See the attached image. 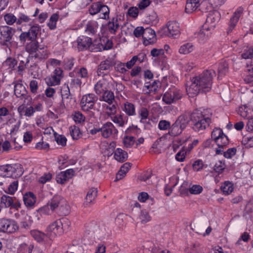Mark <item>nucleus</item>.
<instances>
[{"mask_svg":"<svg viewBox=\"0 0 253 253\" xmlns=\"http://www.w3.org/2000/svg\"><path fill=\"white\" fill-rule=\"evenodd\" d=\"M215 76L213 70H207L191 79V84L186 89L190 97L197 95L200 92H209L212 86V79Z\"/></svg>","mask_w":253,"mask_h":253,"instance_id":"nucleus-1","label":"nucleus"},{"mask_svg":"<svg viewBox=\"0 0 253 253\" xmlns=\"http://www.w3.org/2000/svg\"><path fill=\"white\" fill-rule=\"evenodd\" d=\"M71 226L70 221L67 218L57 219L50 223L46 227L45 232L50 238H55L68 231Z\"/></svg>","mask_w":253,"mask_h":253,"instance_id":"nucleus-2","label":"nucleus"},{"mask_svg":"<svg viewBox=\"0 0 253 253\" xmlns=\"http://www.w3.org/2000/svg\"><path fill=\"white\" fill-rule=\"evenodd\" d=\"M191 121L193 129L197 132L205 130L211 123V119L204 115L200 110H195L192 113Z\"/></svg>","mask_w":253,"mask_h":253,"instance_id":"nucleus-3","label":"nucleus"},{"mask_svg":"<svg viewBox=\"0 0 253 253\" xmlns=\"http://www.w3.org/2000/svg\"><path fill=\"white\" fill-rule=\"evenodd\" d=\"M211 137L218 146V148L215 149L216 154L217 155L221 154L224 147L228 144L229 141L227 136L223 133L221 128L216 127L212 131Z\"/></svg>","mask_w":253,"mask_h":253,"instance_id":"nucleus-4","label":"nucleus"},{"mask_svg":"<svg viewBox=\"0 0 253 253\" xmlns=\"http://www.w3.org/2000/svg\"><path fill=\"white\" fill-rule=\"evenodd\" d=\"M145 55L143 54H140L137 56H134L132 58L126 63H123L120 61L115 62V70L123 74L128 73V70L131 69L135 64L137 61H139L141 63L143 61Z\"/></svg>","mask_w":253,"mask_h":253,"instance_id":"nucleus-5","label":"nucleus"},{"mask_svg":"<svg viewBox=\"0 0 253 253\" xmlns=\"http://www.w3.org/2000/svg\"><path fill=\"white\" fill-rule=\"evenodd\" d=\"M18 230V224L14 219L5 217L0 218V233L12 234Z\"/></svg>","mask_w":253,"mask_h":253,"instance_id":"nucleus-6","label":"nucleus"},{"mask_svg":"<svg viewBox=\"0 0 253 253\" xmlns=\"http://www.w3.org/2000/svg\"><path fill=\"white\" fill-rule=\"evenodd\" d=\"M1 174L7 177H17L20 176L22 173V168L20 164L7 165L0 166Z\"/></svg>","mask_w":253,"mask_h":253,"instance_id":"nucleus-7","label":"nucleus"},{"mask_svg":"<svg viewBox=\"0 0 253 253\" xmlns=\"http://www.w3.org/2000/svg\"><path fill=\"white\" fill-rule=\"evenodd\" d=\"M40 30L41 27L39 25H32L28 31L23 32L20 34L19 37L20 42L22 43H25L36 40Z\"/></svg>","mask_w":253,"mask_h":253,"instance_id":"nucleus-8","label":"nucleus"},{"mask_svg":"<svg viewBox=\"0 0 253 253\" xmlns=\"http://www.w3.org/2000/svg\"><path fill=\"white\" fill-rule=\"evenodd\" d=\"M182 96L181 91L176 87L173 86L169 88L165 92L163 97V100L167 104H170L181 99Z\"/></svg>","mask_w":253,"mask_h":253,"instance_id":"nucleus-9","label":"nucleus"},{"mask_svg":"<svg viewBox=\"0 0 253 253\" xmlns=\"http://www.w3.org/2000/svg\"><path fill=\"white\" fill-rule=\"evenodd\" d=\"M252 109L247 105L240 107L238 110V114L244 119L248 120L246 129L247 131L252 132L253 130V120L252 114Z\"/></svg>","mask_w":253,"mask_h":253,"instance_id":"nucleus-10","label":"nucleus"},{"mask_svg":"<svg viewBox=\"0 0 253 253\" xmlns=\"http://www.w3.org/2000/svg\"><path fill=\"white\" fill-rule=\"evenodd\" d=\"M63 77V70L60 68L56 67L52 73L45 78V83L49 86L58 85L60 84Z\"/></svg>","mask_w":253,"mask_h":253,"instance_id":"nucleus-11","label":"nucleus"},{"mask_svg":"<svg viewBox=\"0 0 253 253\" xmlns=\"http://www.w3.org/2000/svg\"><path fill=\"white\" fill-rule=\"evenodd\" d=\"M16 122V119L11 111L6 107H0V123L10 126Z\"/></svg>","mask_w":253,"mask_h":253,"instance_id":"nucleus-12","label":"nucleus"},{"mask_svg":"<svg viewBox=\"0 0 253 253\" xmlns=\"http://www.w3.org/2000/svg\"><path fill=\"white\" fill-rule=\"evenodd\" d=\"M118 133V129L111 122H106L101 127V135L104 138H115Z\"/></svg>","mask_w":253,"mask_h":253,"instance_id":"nucleus-13","label":"nucleus"},{"mask_svg":"<svg viewBox=\"0 0 253 253\" xmlns=\"http://www.w3.org/2000/svg\"><path fill=\"white\" fill-rule=\"evenodd\" d=\"M97 100V97L93 93L84 95L80 102V106L84 111H88L91 109Z\"/></svg>","mask_w":253,"mask_h":253,"instance_id":"nucleus-14","label":"nucleus"},{"mask_svg":"<svg viewBox=\"0 0 253 253\" xmlns=\"http://www.w3.org/2000/svg\"><path fill=\"white\" fill-rule=\"evenodd\" d=\"M15 197L3 194L0 198V205L2 206V209H15L17 210L20 208L21 204L19 202H15Z\"/></svg>","mask_w":253,"mask_h":253,"instance_id":"nucleus-15","label":"nucleus"},{"mask_svg":"<svg viewBox=\"0 0 253 253\" xmlns=\"http://www.w3.org/2000/svg\"><path fill=\"white\" fill-rule=\"evenodd\" d=\"M164 30L167 36L176 38L180 34L179 24L175 21H169L164 28Z\"/></svg>","mask_w":253,"mask_h":253,"instance_id":"nucleus-16","label":"nucleus"},{"mask_svg":"<svg viewBox=\"0 0 253 253\" xmlns=\"http://www.w3.org/2000/svg\"><path fill=\"white\" fill-rule=\"evenodd\" d=\"M220 19V13L216 10L210 11L207 16V19L204 25L208 26L211 30L214 29Z\"/></svg>","mask_w":253,"mask_h":253,"instance_id":"nucleus-17","label":"nucleus"},{"mask_svg":"<svg viewBox=\"0 0 253 253\" xmlns=\"http://www.w3.org/2000/svg\"><path fill=\"white\" fill-rule=\"evenodd\" d=\"M110 78V77L109 75H105L103 79L99 80L94 85V89L97 94L100 95L109 88V79Z\"/></svg>","mask_w":253,"mask_h":253,"instance_id":"nucleus-18","label":"nucleus"},{"mask_svg":"<svg viewBox=\"0 0 253 253\" xmlns=\"http://www.w3.org/2000/svg\"><path fill=\"white\" fill-rule=\"evenodd\" d=\"M14 32L15 29L11 27L4 26L0 27V43L10 42Z\"/></svg>","mask_w":253,"mask_h":253,"instance_id":"nucleus-19","label":"nucleus"},{"mask_svg":"<svg viewBox=\"0 0 253 253\" xmlns=\"http://www.w3.org/2000/svg\"><path fill=\"white\" fill-rule=\"evenodd\" d=\"M213 30L206 25H203L202 28L196 34V38L199 43H205L210 38Z\"/></svg>","mask_w":253,"mask_h":253,"instance_id":"nucleus-20","label":"nucleus"},{"mask_svg":"<svg viewBox=\"0 0 253 253\" xmlns=\"http://www.w3.org/2000/svg\"><path fill=\"white\" fill-rule=\"evenodd\" d=\"M91 230L97 238L101 240L109 237L110 234L109 229L103 224L93 225Z\"/></svg>","mask_w":253,"mask_h":253,"instance_id":"nucleus-21","label":"nucleus"},{"mask_svg":"<svg viewBox=\"0 0 253 253\" xmlns=\"http://www.w3.org/2000/svg\"><path fill=\"white\" fill-rule=\"evenodd\" d=\"M77 42L79 50H85L88 49L90 50H93V44L91 38L84 36H80L78 38Z\"/></svg>","mask_w":253,"mask_h":253,"instance_id":"nucleus-22","label":"nucleus"},{"mask_svg":"<svg viewBox=\"0 0 253 253\" xmlns=\"http://www.w3.org/2000/svg\"><path fill=\"white\" fill-rule=\"evenodd\" d=\"M115 61L114 58L108 57L104 61H102L99 65L97 74L98 76H102L103 74V71H110L113 66L115 65Z\"/></svg>","mask_w":253,"mask_h":253,"instance_id":"nucleus-23","label":"nucleus"},{"mask_svg":"<svg viewBox=\"0 0 253 253\" xmlns=\"http://www.w3.org/2000/svg\"><path fill=\"white\" fill-rule=\"evenodd\" d=\"M49 204L51 210H55L57 208L65 207L67 205L66 200L59 195H55L51 199Z\"/></svg>","mask_w":253,"mask_h":253,"instance_id":"nucleus-24","label":"nucleus"},{"mask_svg":"<svg viewBox=\"0 0 253 253\" xmlns=\"http://www.w3.org/2000/svg\"><path fill=\"white\" fill-rule=\"evenodd\" d=\"M143 43L145 45L153 44L156 41L155 31L151 28H146L143 33Z\"/></svg>","mask_w":253,"mask_h":253,"instance_id":"nucleus-25","label":"nucleus"},{"mask_svg":"<svg viewBox=\"0 0 253 253\" xmlns=\"http://www.w3.org/2000/svg\"><path fill=\"white\" fill-rule=\"evenodd\" d=\"M74 174L73 169H68L59 173L56 178L57 183L63 184L71 179Z\"/></svg>","mask_w":253,"mask_h":253,"instance_id":"nucleus-26","label":"nucleus"},{"mask_svg":"<svg viewBox=\"0 0 253 253\" xmlns=\"http://www.w3.org/2000/svg\"><path fill=\"white\" fill-rule=\"evenodd\" d=\"M97 195V190L95 188H91L88 191L84 203V207H88L95 203Z\"/></svg>","mask_w":253,"mask_h":253,"instance_id":"nucleus-27","label":"nucleus"},{"mask_svg":"<svg viewBox=\"0 0 253 253\" xmlns=\"http://www.w3.org/2000/svg\"><path fill=\"white\" fill-rule=\"evenodd\" d=\"M33 57L40 60H44L48 58L49 52L47 47L44 45L40 46L33 53Z\"/></svg>","mask_w":253,"mask_h":253,"instance_id":"nucleus-28","label":"nucleus"},{"mask_svg":"<svg viewBox=\"0 0 253 253\" xmlns=\"http://www.w3.org/2000/svg\"><path fill=\"white\" fill-rule=\"evenodd\" d=\"M98 22L94 20L88 21L85 28V33L89 36H95L97 35L98 29Z\"/></svg>","mask_w":253,"mask_h":253,"instance_id":"nucleus-29","label":"nucleus"},{"mask_svg":"<svg viewBox=\"0 0 253 253\" xmlns=\"http://www.w3.org/2000/svg\"><path fill=\"white\" fill-rule=\"evenodd\" d=\"M243 8L242 7H238L233 13V16L230 19L229 31H231L236 26L238 23L239 18L243 14Z\"/></svg>","mask_w":253,"mask_h":253,"instance_id":"nucleus-30","label":"nucleus"},{"mask_svg":"<svg viewBox=\"0 0 253 253\" xmlns=\"http://www.w3.org/2000/svg\"><path fill=\"white\" fill-rule=\"evenodd\" d=\"M111 120L119 127H124L127 123L128 118L123 114H116L112 116Z\"/></svg>","mask_w":253,"mask_h":253,"instance_id":"nucleus-31","label":"nucleus"},{"mask_svg":"<svg viewBox=\"0 0 253 253\" xmlns=\"http://www.w3.org/2000/svg\"><path fill=\"white\" fill-rule=\"evenodd\" d=\"M19 82L14 85V94L18 98H24L27 95V91L24 85Z\"/></svg>","mask_w":253,"mask_h":253,"instance_id":"nucleus-32","label":"nucleus"},{"mask_svg":"<svg viewBox=\"0 0 253 253\" xmlns=\"http://www.w3.org/2000/svg\"><path fill=\"white\" fill-rule=\"evenodd\" d=\"M121 19L118 17H113L108 23V30L110 33L115 34L120 28Z\"/></svg>","mask_w":253,"mask_h":253,"instance_id":"nucleus-33","label":"nucleus"},{"mask_svg":"<svg viewBox=\"0 0 253 253\" xmlns=\"http://www.w3.org/2000/svg\"><path fill=\"white\" fill-rule=\"evenodd\" d=\"M23 201L27 207L33 208L36 204V197L31 192L27 193L23 196Z\"/></svg>","mask_w":253,"mask_h":253,"instance_id":"nucleus-34","label":"nucleus"},{"mask_svg":"<svg viewBox=\"0 0 253 253\" xmlns=\"http://www.w3.org/2000/svg\"><path fill=\"white\" fill-rule=\"evenodd\" d=\"M200 5V0H187L185 11L187 13H192L195 11Z\"/></svg>","mask_w":253,"mask_h":253,"instance_id":"nucleus-35","label":"nucleus"},{"mask_svg":"<svg viewBox=\"0 0 253 253\" xmlns=\"http://www.w3.org/2000/svg\"><path fill=\"white\" fill-rule=\"evenodd\" d=\"M122 110L129 116H134L136 115L135 107L133 104L126 101L121 106Z\"/></svg>","mask_w":253,"mask_h":253,"instance_id":"nucleus-36","label":"nucleus"},{"mask_svg":"<svg viewBox=\"0 0 253 253\" xmlns=\"http://www.w3.org/2000/svg\"><path fill=\"white\" fill-rule=\"evenodd\" d=\"M114 158L117 161L123 163L127 159L128 155L125 151L118 148L114 151Z\"/></svg>","mask_w":253,"mask_h":253,"instance_id":"nucleus-37","label":"nucleus"},{"mask_svg":"<svg viewBox=\"0 0 253 253\" xmlns=\"http://www.w3.org/2000/svg\"><path fill=\"white\" fill-rule=\"evenodd\" d=\"M131 168L129 163H126L121 167L120 169L116 174L115 181H118L123 178Z\"/></svg>","mask_w":253,"mask_h":253,"instance_id":"nucleus-38","label":"nucleus"},{"mask_svg":"<svg viewBox=\"0 0 253 253\" xmlns=\"http://www.w3.org/2000/svg\"><path fill=\"white\" fill-rule=\"evenodd\" d=\"M18 112L20 115H24L26 117H31L34 115L35 112L33 106L25 107L24 106H20L18 108Z\"/></svg>","mask_w":253,"mask_h":253,"instance_id":"nucleus-39","label":"nucleus"},{"mask_svg":"<svg viewBox=\"0 0 253 253\" xmlns=\"http://www.w3.org/2000/svg\"><path fill=\"white\" fill-rule=\"evenodd\" d=\"M194 46L191 42H187L182 44L178 49V52L181 54H188L193 52Z\"/></svg>","mask_w":253,"mask_h":253,"instance_id":"nucleus-40","label":"nucleus"},{"mask_svg":"<svg viewBox=\"0 0 253 253\" xmlns=\"http://www.w3.org/2000/svg\"><path fill=\"white\" fill-rule=\"evenodd\" d=\"M233 184L229 181H225L221 186V190L225 195L230 194L233 191Z\"/></svg>","mask_w":253,"mask_h":253,"instance_id":"nucleus-41","label":"nucleus"},{"mask_svg":"<svg viewBox=\"0 0 253 253\" xmlns=\"http://www.w3.org/2000/svg\"><path fill=\"white\" fill-rule=\"evenodd\" d=\"M25 49L28 52L33 54L36 50L40 46L37 39L33 41H30L25 43Z\"/></svg>","mask_w":253,"mask_h":253,"instance_id":"nucleus-42","label":"nucleus"},{"mask_svg":"<svg viewBox=\"0 0 253 253\" xmlns=\"http://www.w3.org/2000/svg\"><path fill=\"white\" fill-rule=\"evenodd\" d=\"M31 235L38 242H42L48 236L46 233L42 232L38 230H33L30 232Z\"/></svg>","mask_w":253,"mask_h":253,"instance_id":"nucleus-43","label":"nucleus"},{"mask_svg":"<svg viewBox=\"0 0 253 253\" xmlns=\"http://www.w3.org/2000/svg\"><path fill=\"white\" fill-rule=\"evenodd\" d=\"M103 108L106 114L111 119L112 116H114L117 113V107L115 104H109L103 105Z\"/></svg>","mask_w":253,"mask_h":253,"instance_id":"nucleus-44","label":"nucleus"},{"mask_svg":"<svg viewBox=\"0 0 253 253\" xmlns=\"http://www.w3.org/2000/svg\"><path fill=\"white\" fill-rule=\"evenodd\" d=\"M70 135L74 140H78L82 136V132L79 127L76 126H71L69 128Z\"/></svg>","mask_w":253,"mask_h":253,"instance_id":"nucleus-45","label":"nucleus"},{"mask_svg":"<svg viewBox=\"0 0 253 253\" xmlns=\"http://www.w3.org/2000/svg\"><path fill=\"white\" fill-rule=\"evenodd\" d=\"M114 99L115 96L114 93L108 89L103 93L102 97L100 98V100L105 101L108 104H112Z\"/></svg>","mask_w":253,"mask_h":253,"instance_id":"nucleus-46","label":"nucleus"},{"mask_svg":"<svg viewBox=\"0 0 253 253\" xmlns=\"http://www.w3.org/2000/svg\"><path fill=\"white\" fill-rule=\"evenodd\" d=\"M18 187V181L17 180L13 181L11 183L7 188H3V191L6 194L9 195H14L15 192L17 190Z\"/></svg>","mask_w":253,"mask_h":253,"instance_id":"nucleus-47","label":"nucleus"},{"mask_svg":"<svg viewBox=\"0 0 253 253\" xmlns=\"http://www.w3.org/2000/svg\"><path fill=\"white\" fill-rule=\"evenodd\" d=\"M242 144L246 148H251L253 146V135L252 134L245 135L242 141Z\"/></svg>","mask_w":253,"mask_h":253,"instance_id":"nucleus-48","label":"nucleus"},{"mask_svg":"<svg viewBox=\"0 0 253 253\" xmlns=\"http://www.w3.org/2000/svg\"><path fill=\"white\" fill-rule=\"evenodd\" d=\"M99 13H100V18L107 20L109 17L110 9L106 5L103 4L102 3L100 6Z\"/></svg>","mask_w":253,"mask_h":253,"instance_id":"nucleus-49","label":"nucleus"},{"mask_svg":"<svg viewBox=\"0 0 253 253\" xmlns=\"http://www.w3.org/2000/svg\"><path fill=\"white\" fill-rule=\"evenodd\" d=\"M23 23H31V19L23 13H19L17 17V25H20Z\"/></svg>","mask_w":253,"mask_h":253,"instance_id":"nucleus-50","label":"nucleus"},{"mask_svg":"<svg viewBox=\"0 0 253 253\" xmlns=\"http://www.w3.org/2000/svg\"><path fill=\"white\" fill-rule=\"evenodd\" d=\"M175 122L181 128L184 129L188 124L189 119L187 115H183L180 116Z\"/></svg>","mask_w":253,"mask_h":253,"instance_id":"nucleus-51","label":"nucleus"},{"mask_svg":"<svg viewBox=\"0 0 253 253\" xmlns=\"http://www.w3.org/2000/svg\"><path fill=\"white\" fill-rule=\"evenodd\" d=\"M33 248V245L23 243L20 245L17 250V253H31Z\"/></svg>","mask_w":253,"mask_h":253,"instance_id":"nucleus-52","label":"nucleus"},{"mask_svg":"<svg viewBox=\"0 0 253 253\" xmlns=\"http://www.w3.org/2000/svg\"><path fill=\"white\" fill-rule=\"evenodd\" d=\"M59 19V15L57 13L53 14L50 17L47 26L50 30H54L56 27V23Z\"/></svg>","mask_w":253,"mask_h":253,"instance_id":"nucleus-53","label":"nucleus"},{"mask_svg":"<svg viewBox=\"0 0 253 253\" xmlns=\"http://www.w3.org/2000/svg\"><path fill=\"white\" fill-rule=\"evenodd\" d=\"M3 19L8 25H13L15 23L17 24V17L11 13L5 14Z\"/></svg>","mask_w":253,"mask_h":253,"instance_id":"nucleus-54","label":"nucleus"},{"mask_svg":"<svg viewBox=\"0 0 253 253\" xmlns=\"http://www.w3.org/2000/svg\"><path fill=\"white\" fill-rule=\"evenodd\" d=\"M228 67L227 63L225 62H221L219 65L218 69V78H219V77H222L226 74V73L228 72Z\"/></svg>","mask_w":253,"mask_h":253,"instance_id":"nucleus-55","label":"nucleus"},{"mask_svg":"<svg viewBox=\"0 0 253 253\" xmlns=\"http://www.w3.org/2000/svg\"><path fill=\"white\" fill-rule=\"evenodd\" d=\"M139 218L141 223L144 224L151 220V217L149 212L146 210L141 211L139 216Z\"/></svg>","mask_w":253,"mask_h":253,"instance_id":"nucleus-56","label":"nucleus"},{"mask_svg":"<svg viewBox=\"0 0 253 253\" xmlns=\"http://www.w3.org/2000/svg\"><path fill=\"white\" fill-rule=\"evenodd\" d=\"M170 128H171V130L169 131V134L173 136H176L180 134L184 129L181 128L179 125L176 124V122L172 124Z\"/></svg>","mask_w":253,"mask_h":253,"instance_id":"nucleus-57","label":"nucleus"},{"mask_svg":"<svg viewBox=\"0 0 253 253\" xmlns=\"http://www.w3.org/2000/svg\"><path fill=\"white\" fill-rule=\"evenodd\" d=\"M17 64V61L13 58L9 57L3 62V66L6 69H12Z\"/></svg>","mask_w":253,"mask_h":253,"instance_id":"nucleus-58","label":"nucleus"},{"mask_svg":"<svg viewBox=\"0 0 253 253\" xmlns=\"http://www.w3.org/2000/svg\"><path fill=\"white\" fill-rule=\"evenodd\" d=\"M101 4L102 3L101 2L93 3L89 7V13L93 15L99 13Z\"/></svg>","mask_w":253,"mask_h":253,"instance_id":"nucleus-59","label":"nucleus"},{"mask_svg":"<svg viewBox=\"0 0 253 253\" xmlns=\"http://www.w3.org/2000/svg\"><path fill=\"white\" fill-rule=\"evenodd\" d=\"M225 167L224 161L219 160L215 164L213 169L216 172L221 173L225 169Z\"/></svg>","mask_w":253,"mask_h":253,"instance_id":"nucleus-60","label":"nucleus"},{"mask_svg":"<svg viewBox=\"0 0 253 253\" xmlns=\"http://www.w3.org/2000/svg\"><path fill=\"white\" fill-rule=\"evenodd\" d=\"M76 74L78 77L81 78L84 80H86L88 78V73L85 68L82 67L77 69Z\"/></svg>","mask_w":253,"mask_h":253,"instance_id":"nucleus-61","label":"nucleus"},{"mask_svg":"<svg viewBox=\"0 0 253 253\" xmlns=\"http://www.w3.org/2000/svg\"><path fill=\"white\" fill-rule=\"evenodd\" d=\"M73 119L76 124L84 123L85 117L80 112H76L73 115Z\"/></svg>","mask_w":253,"mask_h":253,"instance_id":"nucleus-62","label":"nucleus"},{"mask_svg":"<svg viewBox=\"0 0 253 253\" xmlns=\"http://www.w3.org/2000/svg\"><path fill=\"white\" fill-rule=\"evenodd\" d=\"M203 188L200 185H193L188 189V191L191 194L198 195L202 192Z\"/></svg>","mask_w":253,"mask_h":253,"instance_id":"nucleus-63","label":"nucleus"},{"mask_svg":"<svg viewBox=\"0 0 253 253\" xmlns=\"http://www.w3.org/2000/svg\"><path fill=\"white\" fill-rule=\"evenodd\" d=\"M54 210H51L50 207V205H47L38 209V211L41 215H49Z\"/></svg>","mask_w":253,"mask_h":253,"instance_id":"nucleus-64","label":"nucleus"}]
</instances>
